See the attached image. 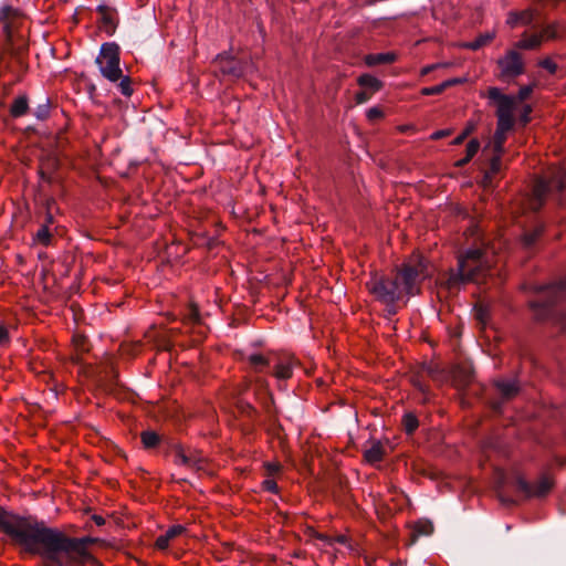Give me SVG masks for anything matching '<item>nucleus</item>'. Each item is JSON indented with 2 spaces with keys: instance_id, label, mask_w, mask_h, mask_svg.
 Returning <instances> with one entry per match:
<instances>
[{
  "instance_id": "obj_1",
  "label": "nucleus",
  "mask_w": 566,
  "mask_h": 566,
  "mask_svg": "<svg viewBox=\"0 0 566 566\" xmlns=\"http://www.w3.org/2000/svg\"><path fill=\"white\" fill-rule=\"evenodd\" d=\"M0 533L21 551L38 555L46 566H80L92 559L87 544L91 537H69L44 522L21 516L0 506Z\"/></svg>"
},
{
  "instance_id": "obj_2",
  "label": "nucleus",
  "mask_w": 566,
  "mask_h": 566,
  "mask_svg": "<svg viewBox=\"0 0 566 566\" xmlns=\"http://www.w3.org/2000/svg\"><path fill=\"white\" fill-rule=\"evenodd\" d=\"M429 275L426 260L417 254L412 255L395 279L373 276L367 282L368 291L380 302L389 305L403 295H413L418 292L420 281Z\"/></svg>"
},
{
  "instance_id": "obj_3",
  "label": "nucleus",
  "mask_w": 566,
  "mask_h": 566,
  "mask_svg": "<svg viewBox=\"0 0 566 566\" xmlns=\"http://www.w3.org/2000/svg\"><path fill=\"white\" fill-rule=\"evenodd\" d=\"M491 270L489 250L468 249L458 258L457 270H451L447 279L449 289L459 287L468 282L479 283Z\"/></svg>"
},
{
  "instance_id": "obj_4",
  "label": "nucleus",
  "mask_w": 566,
  "mask_h": 566,
  "mask_svg": "<svg viewBox=\"0 0 566 566\" xmlns=\"http://www.w3.org/2000/svg\"><path fill=\"white\" fill-rule=\"evenodd\" d=\"M96 64L103 77L109 82H118L119 92L129 97L133 94L130 78L123 74L120 69L119 46L114 42L102 44Z\"/></svg>"
},
{
  "instance_id": "obj_5",
  "label": "nucleus",
  "mask_w": 566,
  "mask_h": 566,
  "mask_svg": "<svg viewBox=\"0 0 566 566\" xmlns=\"http://www.w3.org/2000/svg\"><path fill=\"white\" fill-rule=\"evenodd\" d=\"M553 187L560 191L566 190V171H558L552 180L541 178L535 181L531 202L533 209H538L543 205L544 199Z\"/></svg>"
},
{
  "instance_id": "obj_6",
  "label": "nucleus",
  "mask_w": 566,
  "mask_h": 566,
  "mask_svg": "<svg viewBox=\"0 0 566 566\" xmlns=\"http://www.w3.org/2000/svg\"><path fill=\"white\" fill-rule=\"evenodd\" d=\"M554 485L553 479L543 474L538 478L535 483H528L524 478L518 476L516 479V486L526 497H542L548 494Z\"/></svg>"
},
{
  "instance_id": "obj_7",
  "label": "nucleus",
  "mask_w": 566,
  "mask_h": 566,
  "mask_svg": "<svg viewBox=\"0 0 566 566\" xmlns=\"http://www.w3.org/2000/svg\"><path fill=\"white\" fill-rule=\"evenodd\" d=\"M538 291L545 295V301L542 303L532 302V307L547 308L552 306L553 304L558 302L563 293L566 291V276L559 282H554L547 286H539Z\"/></svg>"
},
{
  "instance_id": "obj_8",
  "label": "nucleus",
  "mask_w": 566,
  "mask_h": 566,
  "mask_svg": "<svg viewBox=\"0 0 566 566\" xmlns=\"http://www.w3.org/2000/svg\"><path fill=\"white\" fill-rule=\"evenodd\" d=\"M499 66L503 77H515L524 71L522 57L516 51H510L500 59Z\"/></svg>"
},
{
  "instance_id": "obj_9",
  "label": "nucleus",
  "mask_w": 566,
  "mask_h": 566,
  "mask_svg": "<svg viewBox=\"0 0 566 566\" xmlns=\"http://www.w3.org/2000/svg\"><path fill=\"white\" fill-rule=\"evenodd\" d=\"M514 97L502 95L497 106V127L510 130L513 127Z\"/></svg>"
},
{
  "instance_id": "obj_10",
  "label": "nucleus",
  "mask_w": 566,
  "mask_h": 566,
  "mask_svg": "<svg viewBox=\"0 0 566 566\" xmlns=\"http://www.w3.org/2000/svg\"><path fill=\"white\" fill-rule=\"evenodd\" d=\"M175 463L195 471L205 469L206 460L197 452H186L182 448H178L175 452Z\"/></svg>"
},
{
  "instance_id": "obj_11",
  "label": "nucleus",
  "mask_w": 566,
  "mask_h": 566,
  "mask_svg": "<svg viewBox=\"0 0 566 566\" xmlns=\"http://www.w3.org/2000/svg\"><path fill=\"white\" fill-rule=\"evenodd\" d=\"M558 36V30L556 25H549L544 29L543 33L532 34L517 42L520 49H535L541 45L543 39H555Z\"/></svg>"
},
{
  "instance_id": "obj_12",
  "label": "nucleus",
  "mask_w": 566,
  "mask_h": 566,
  "mask_svg": "<svg viewBox=\"0 0 566 566\" xmlns=\"http://www.w3.org/2000/svg\"><path fill=\"white\" fill-rule=\"evenodd\" d=\"M296 360L293 357H277L273 360V376L277 380L290 379L293 375V369L296 366Z\"/></svg>"
},
{
  "instance_id": "obj_13",
  "label": "nucleus",
  "mask_w": 566,
  "mask_h": 566,
  "mask_svg": "<svg viewBox=\"0 0 566 566\" xmlns=\"http://www.w3.org/2000/svg\"><path fill=\"white\" fill-rule=\"evenodd\" d=\"M216 61L219 63L221 72L226 75L240 77L244 73L243 66L240 62L228 57L224 54H219Z\"/></svg>"
},
{
  "instance_id": "obj_14",
  "label": "nucleus",
  "mask_w": 566,
  "mask_h": 566,
  "mask_svg": "<svg viewBox=\"0 0 566 566\" xmlns=\"http://www.w3.org/2000/svg\"><path fill=\"white\" fill-rule=\"evenodd\" d=\"M185 531L186 528L182 525H174L169 527L166 533L157 537L155 543L156 548L160 551L166 549L169 546L170 541L181 535Z\"/></svg>"
},
{
  "instance_id": "obj_15",
  "label": "nucleus",
  "mask_w": 566,
  "mask_h": 566,
  "mask_svg": "<svg viewBox=\"0 0 566 566\" xmlns=\"http://www.w3.org/2000/svg\"><path fill=\"white\" fill-rule=\"evenodd\" d=\"M534 20V11L526 9L521 12H511L507 17L506 23L514 28L517 25L530 24Z\"/></svg>"
},
{
  "instance_id": "obj_16",
  "label": "nucleus",
  "mask_w": 566,
  "mask_h": 566,
  "mask_svg": "<svg viewBox=\"0 0 566 566\" xmlns=\"http://www.w3.org/2000/svg\"><path fill=\"white\" fill-rule=\"evenodd\" d=\"M53 231L48 224H42L33 234V244L41 247H49L52 243Z\"/></svg>"
},
{
  "instance_id": "obj_17",
  "label": "nucleus",
  "mask_w": 566,
  "mask_h": 566,
  "mask_svg": "<svg viewBox=\"0 0 566 566\" xmlns=\"http://www.w3.org/2000/svg\"><path fill=\"white\" fill-rule=\"evenodd\" d=\"M249 365L258 373L264 371L269 366L272 365L273 359L262 354H251L247 358Z\"/></svg>"
},
{
  "instance_id": "obj_18",
  "label": "nucleus",
  "mask_w": 566,
  "mask_h": 566,
  "mask_svg": "<svg viewBox=\"0 0 566 566\" xmlns=\"http://www.w3.org/2000/svg\"><path fill=\"white\" fill-rule=\"evenodd\" d=\"M503 154H496V153H493V157L491 158L490 160V168L489 170L484 174V178H483V185L484 187H488L490 186L491 181H492V178L499 174L501 171V168H502V161H501V157H502Z\"/></svg>"
},
{
  "instance_id": "obj_19",
  "label": "nucleus",
  "mask_w": 566,
  "mask_h": 566,
  "mask_svg": "<svg viewBox=\"0 0 566 566\" xmlns=\"http://www.w3.org/2000/svg\"><path fill=\"white\" fill-rule=\"evenodd\" d=\"M364 458L370 464L380 462L384 458V448L381 443L379 441L374 442L365 450Z\"/></svg>"
},
{
  "instance_id": "obj_20",
  "label": "nucleus",
  "mask_w": 566,
  "mask_h": 566,
  "mask_svg": "<svg viewBox=\"0 0 566 566\" xmlns=\"http://www.w3.org/2000/svg\"><path fill=\"white\" fill-rule=\"evenodd\" d=\"M396 60V55L391 52L368 54L365 56V63L368 66H375L378 64L392 63Z\"/></svg>"
},
{
  "instance_id": "obj_21",
  "label": "nucleus",
  "mask_w": 566,
  "mask_h": 566,
  "mask_svg": "<svg viewBox=\"0 0 566 566\" xmlns=\"http://www.w3.org/2000/svg\"><path fill=\"white\" fill-rule=\"evenodd\" d=\"M357 83L364 90H367L371 93L378 92L382 87L381 81L370 74H363L358 77Z\"/></svg>"
},
{
  "instance_id": "obj_22",
  "label": "nucleus",
  "mask_w": 566,
  "mask_h": 566,
  "mask_svg": "<svg viewBox=\"0 0 566 566\" xmlns=\"http://www.w3.org/2000/svg\"><path fill=\"white\" fill-rule=\"evenodd\" d=\"M495 386L505 398H511L518 391V386L515 380L501 379L495 381Z\"/></svg>"
},
{
  "instance_id": "obj_23",
  "label": "nucleus",
  "mask_w": 566,
  "mask_h": 566,
  "mask_svg": "<svg viewBox=\"0 0 566 566\" xmlns=\"http://www.w3.org/2000/svg\"><path fill=\"white\" fill-rule=\"evenodd\" d=\"M28 109H29L28 97L25 95H21V96H18L13 101V103L10 107V114L13 117H21L27 114Z\"/></svg>"
},
{
  "instance_id": "obj_24",
  "label": "nucleus",
  "mask_w": 566,
  "mask_h": 566,
  "mask_svg": "<svg viewBox=\"0 0 566 566\" xmlns=\"http://www.w3.org/2000/svg\"><path fill=\"white\" fill-rule=\"evenodd\" d=\"M98 11L102 14V29L107 32L108 34H112L115 31L116 24L114 21V18L112 13L108 11V9L104 6L98 7Z\"/></svg>"
},
{
  "instance_id": "obj_25",
  "label": "nucleus",
  "mask_w": 566,
  "mask_h": 566,
  "mask_svg": "<svg viewBox=\"0 0 566 566\" xmlns=\"http://www.w3.org/2000/svg\"><path fill=\"white\" fill-rule=\"evenodd\" d=\"M495 34L493 32H486L484 34H480L473 41L465 43L463 46L470 50H479L480 48L491 42Z\"/></svg>"
},
{
  "instance_id": "obj_26",
  "label": "nucleus",
  "mask_w": 566,
  "mask_h": 566,
  "mask_svg": "<svg viewBox=\"0 0 566 566\" xmlns=\"http://www.w3.org/2000/svg\"><path fill=\"white\" fill-rule=\"evenodd\" d=\"M507 132L509 130H503L500 127H496L492 142L493 153L503 154Z\"/></svg>"
},
{
  "instance_id": "obj_27",
  "label": "nucleus",
  "mask_w": 566,
  "mask_h": 566,
  "mask_svg": "<svg viewBox=\"0 0 566 566\" xmlns=\"http://www.w3.org/2000/svg\"><path fill=\"white\" fill-rule=\"evenodd\" d=\"M543 231V226H536L531 232H527L523 235V244L527 248L532 247L536 242L537 238L541 237Z\"/></svg>"
},
{
  "instance_id": "obj_28",
  "label": "nucleus",
  "mask_w": 566,
  "mask_h": 566,
  "mask_svg": "<svg viewBox=\"0 0 566 566\" xmlns=\"http://www.w3.org/2000/svg\"><path fill=\"white\" fill-rule=\"evenodd\" d=\"M142 442L147 449L154 448L159 442V436L154 431H144L142 433Z\"/></svg>"
},
{
  "instance_id": "obj_29",
  "label": "nucleus",
  "mask_w": 566,
  "mask_h": 566,
  "mask_svg": "<svg viewBox=\"0 0 566 566\" xmlns=\"http://www.w3.org/2000/svg\"><path fill=\"white\" fill-rule=\"evenodd\" d=\"M402 424L407 433L411 434L418 428V419L412 413H406L402 418Z\"/></svg>"
},
{
  "instance_id": "obj_30",
  "label": "nucleus",
  "mask_w": 566,
  "mask_h": 566,
  "mask_svg": "<svg viewBox=\"0 0 566 566\" xmlns=\"http://www.w3.org/2000/svg\"><path fill=\"white\" fill-rule=\"evenodd\" d=\"M448 84L449 83H440L438 85H434V86H430V87H423L421 90V94L424 95V96H429V95H439L441 94L446 88H448Z\"/></svg>"
},
{
  "instance_id": "obj_31",
  "label": "nucleus",
  "mask_w": 566,
  "mask_h": 566,
  "mask_svg": "<svg viewBox=\"0 0 566 566\" xmlns=\"http://www.w3.org/2000/svg\"><path fill=\"white\" fill-rule=\"evenodd\" d=\"M479 149H480V143L478 139L473 138L467 145L465 156L472 159L476 155Z\"/></svg>"
},
{
  "instance_id": "obj_32",
  "label": "nucleus",
  "mask_w": 566,
  "mask_h": 566,
  "mask_svg": "<svg viewBox=\"0 0 566 566\" xmlns=\"http://www.w3.org/2000/svg\"><path fill=\"white\" fill-rule=\"evenodd\" d=\"M473 129H474V125L468 124V126L463 129V132L453 139L452 145L462 144L464 142V139L473 132Z\"/></svg>"
},
{
  "instance_id": "obj_33",
  "label": "nucleus",
  "mask_w": 566,
  "mask_h": 566,
  "mask_svg": "<svg viewBox=\"0 0 566 566\" xmlns=\"http://www.w3.org/2000/svg\"><path fill=\"white\" fill-rule=\"evenodd\" d=\"M49 113H50L49 102L46 101L45 103L40 104L36 107L34 115L38 119H45L49 116Z\"/></svg>"
},
{
  "instance_id": "obj_34",
  "label": "nucleus",
  "mask_w": 566,
  "mask_h": 566,
  "mask_svg": "<svg viewBox=\"0 0 566 566\" xmlns=\"http://www.w3.org/2000/svg\"><path fill=\"white\" fill-rule=\"evenodd\" d=\"M371 92L367 90H363L355 95V101L357 104H364L371 97Z\"/></svg>"
},
{
  "instance_id": "obj_35",
  "label": "nucleus",
  "mask_w": 566,
  "mask_h": 566,
  "mask_svg": "<svg viewBox=\"0 0 566 566\" xmlns=\"http://www.w3.org/2000/svg\"><path fill=\"white\" fill-rule=\"evenodd\" d=\"M382 117V111L378 107H371L367 111V118L375 120Z\"/></svg>"
},
{
  "instance_id": "obj_36",
  "label": "nucleus",
  "mask_w": 566,
  "mask_h": 566,
  "mask_svg": "<svg viewBox=\"0 0 566 566\" xmlns=\"http://www.w3.org/2000/svg\"><path fill=\"white\" fill-rule=\"evenodd\" d=\"M539 65L552 74L555 73L557 67L556 64L551 59H545L541 61Z\"/></svg>"
},
{
  "instance_id": "obj_37",
  "label": "nucleus",
  "mask_w": 566,
  "mask_h": 566,
  "mask_svg": "<svg viewBox=\"0 0 566 566\" xmlns=\"http://www.w3.org/2000/svg\"><path fill=\"white\" fill-rule=\"evenodd\" d=\"M263 488L269 491V492H272V493H276L279 488H277V484L274 480L272 479H266L263 481Z\"/></svg>"
},
{
  "instance_id": "obj_38",
  "label": "nucleus",
  "mask_w": 566,
  "mask_h": 566,
  "mask_svg": "<svg viewBox=\"0 0 566 566\" xmlns=\"http://www.w3.org/2000/svg\"><path fill=\"white\" fill-rule=\"evenodd\" d=\"M265 469L269 472V474H275L281 470V464L279 462H266Z\"/></svg>"
},
{
  "instance_id": "obj_39",
  "label": "nucleus",
  "mask_w": 566,
  "mask_h": 566,
  "mask_svg": "<svg viewBox=\"0 0 566 566\" xmlns=\"http://www.w3.org/2000/svg\"><path fill=\"white\" fill-rule=\"evenodd\" d=\"M531 93L532 86H523L520 88L517 97L520 101H524L531 95Z\"/></svg>"
},
{
  "instance_id": "obj_40",
  "label": "nucleus",
  "mask_w": 566,
  "mask_h": 566,
  "mask_svg": "<svg viewBox=\"0 0 566 566\" xmlns=\"http://www.w3.org/2000/svg\"><path fill=\"white\" fill-rule=\"evenodd\" d=\"M450 133H451L450 129H440V130L432 133L430 138L432 140H438V139L449 136Z\"/></svg>"
},
{
  "instance_id": "obj_41",
  "label": "nucleus",
  "mask_w": 566,
  "mask_h": 566,
  "mask_svg": "<svg viewBox=\"0 0 566 566\" xmlns=\"http://www.w3.org/2000/svg\"><path fill=\"white\" fill-rule=\"evenodd\" d=\"M8 342H9L8 329L3 325H0V344H6Z\"/></svg>"
},
{
  "instance_id": "obj_42",
  "label": "nucleus",
  "mask_w": 566,
  "mask_h": 566,
  "mask_svg": "<svg viewBox=\"0 0 566 566\" xmlns=\"http://www.w3.org/2000/svg\"><path fill=\"white\" fill-rule=\"evenodd\" d=\"M440 66H442V64H440V63L427 65L421 69V75L424 76Z\"/></svg>"
},
{
  "instance_id": "obj_43",
  "label": "nucleus",
  "mask_w": 566,
  "mask_h": 566,
  "mask_svg": "<svg viewBox=\"0 0 566 566\" xmlns=\"http://www.w3.org/2000/svg\"><path fill=\"white\" fill-rule=\"evenodd\" d=\"M189 319L195 323L199 321V312L197 308H195V307L190 308Z\"/></svg>"
},
{
  "instance_id": "obj_44",
  "label": "nucleus",
  "mask_w": 566,
  "mask_h": 566,
  "mask_svg": "<svg viewBox=\"0 0 566 566\" xmlns=\"http://www.w3.org/2000/svg\"><path fill=\"white\" fill-rule=\"evenodd\" d=\"M531 111H532L531 106L526 105L524 107V112H523V115H522V120L524 122V124H526L530 120L528 115H530Z\"/></svg>"
},
{
  "instance_id": "obj_45",
  "label": "nucleus",
  "mask_w": 566,
  "mask_h": 566,
  "mask_svg": "<svg viewBox=\"0 0 566 566\" xmlns=\"http://www.w3.org/2000/svg\"><path fill=\"white\" fill-rule=\"evenodd\" d=\"M92 518H93V521L95 522V524H96V525H98V526H102V525H104V524H105V520H104V517H103V516H101V515H93V517H92Z\"/></svg>"
},
{
  "instance_id": "obj_46",
  "label": "nucleus",
  "mask_w": 566,
  "mask_h": 566,
  "mask_svg": "<svg viewBox=\"0 0 566 566\" xmlns=\"http://www.w3.org/2000/svg\"><path fill=\"white\" fill-rule=\"evenodd\" d=\"M443 83H449L448 87H450L452 85L463 83V80L462 78H450V80L444 81Z\"/></svg>"
},
{
  "instance_id": "obj_47",
  "label": "nucleus",
  "mask_w": 566,
  "mask_h": 566,
  "mask_svg": "<svg viewBox=\"0 0 566 566\" xmlns=\"http://www.w3.org/2000/svg\"><path fill=\"white\" fill-rule=\"evenodd\" d=\"M470 160H471V158L465 156L464 158L457 161V166L462 167V166L467 165Z\"/></svg>"
},
{
  "instance_id": "obj_48",
  "label": "nucleus",
  "mask_w": 566,
  "mask_h": 566,
  "mask_svg": "<svg viewBox=\"0 0 566 566\" xmlns=\"http://www.w3.org/2000/svg\"><path fill=\"white\" fill-rule=\"evenodd\" d=\"M335 541H336L337 543H340V544H346V543H347V538H346V536H344V535H339V536H337V537L335 538Z\"/></svg>"
},
{
  "instance_id": "obj_49",
  "label": "nucleus",
  "mask_w": 566,
  "mask_h": 566,
  "mask_svg": "<svg viewBox=\"0 0 566 566\" xmlns=\"http://www.w3.org/2000/svg\"><path fill=\"white\" fill-rule=\"evenodd\" d=\"M52 223H53V217H52V214L48 213L44 224H48L50 227Z\"/></svg>"
},
{
  "instance_id": "obj_50",
  "label": "nucleus",
  "mask_w": 566,
  "mask_h": 566,
  "mask_svg": "<svg viewBox=\"0 0 566 566\" xmlns=\"http://www.w3.org/2000/svg\"><path fill=\"white\" fill-rule=\"evenodd\" d=\"M426 528L421 531L422 534H430L432 526L430 524L424 525Z\"/></svg>"
},
{
  "instance_id": "obj_51",
  "label": "nucleus",
  "mask_w": 566,
  "mask_h": 566,
  "mask_svg": "<svg viewBox=\"0 0 566 566\" xmlns=\"http://www.w3.org/2000/svg\"><path fill=\"white\" fill-rule=\"evenodd\" d=\"M416 386L419 388V390H420L421 392H423V394H424V392L427 391V388H426L422 384H420V382H416Z\"/></svg>"
},
{
  "instance_id": "obj_52",
  "label": "nucleus",
  "mask_w": 566,
  "mask_h": 566,
  "mask_svg": "<svg viewBox=\"0 0 566 566\" xmlns=\"http://www.w3.org/2000/svg\"><path fill=\"white\" fill-rule=\"evenodd\" d=\"M496 93H497V90H496V88H493V90H491V92H490V94H491V96H492V97H494Z\"/></svg>"
},
{
  "instance_id": "obj_53",
  "label": "nucleus",
  "mask_w": 566,
  "mask_h": 566,
  "mask_svg": "<svg viewBox=\"0 0 566 566\" xmlns=\"http://www.w3.org/2000/svg\"><path fill=\"white\" fill-rule=\"evenodd\" d=\"M10 10H11V8H10V7H4V8H2V12H3V14H6V13H7V11H10Z\"/></svg>"
}]
</instances>
